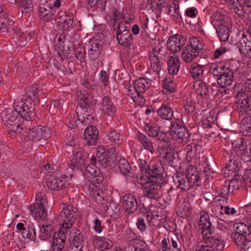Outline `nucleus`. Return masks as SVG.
I'll return each instance as SVG.
<instances>
[{"label": "nucleus", "mask_w": 251, "mask_h": 251, "mask_svg": "<svg viewBox=\"0 0 251 251\" xmlns=\"http://www.w3.org/2000/svg\"><path fill=\"white\" fill-rule=\"evenodd\" d=\"M251 225L247 226L242 222L233 225L236 232L231 233L230 237L240 247V251H251Z\"/></svg>", "instance_id": "nucleus-1"}, {"label": "nucleus", "mask_w": 251, "mask_h": 251, "mask_svg": "<svg viewBox=\"0 0 251 251\" xmlns=\"http://www.w3.org/2000/svg\"><path fill=\"white\" fill-rule=\"evenodd\" d=\"M151 80L150 78L140 77L134 81L133 85H130L127 95L132 98L136 104L143 106L146 100L143 94L151 86Z\"/></svg>", "instance_id": "nucleus-2"}, {"label": "nucleus", "mask_w": 251, "mask_h": 251, "mask_svg": "<svg viewBox=\"0 0 251 251\" xmlns=\"http://www.w3.org/2000/svg\"><path fill=\"white\" fill-rule=\"evenodd\" d=\"M249 25L246 32H243L242 38L239 41V50L242 54L244 66L243 73L245 75H250L251 72L250 62L251 61V31Z\"/></svg>", "instance_id": "nucleus-3"}, {"label": "nucleus", "mask_w": 251, "mask_h": 251, "mask_svg": "<svg viewBox=\"0 0 251 251\" xmlns=\"http://www.w3.org/2000/svg\"><path fill=\"white\" fill-rule=\"evenodd\" d=\"M251 79L247 78V81L245 83V86L247 92L249 94L244 93L241 95L243 99L241 100L242 102L241 107L243 109L245 113L248 116L245 117L241 122V128H242L243 133L245 136H250L251 135V116L250 115V112L251 111L250 108V102H251V95L250 91L251 90Z\"/></svg>", "instance_id": "nucleus-4"}, {"label": "nucleus", "mask_w": 251, "mask_h": 251, "mask_svg": "<svg viewBox=\"0 0 251 251\" xmlns=\"http://www.w3.org/2000/svg\"><path fill=\"white\" fill-rule=\"evenodd\" d=\"M129 22L124 20L117 26L116 37L119 44L123 47L130 48L133 44V38L130 32Z\"/></svg>", "instance_id": "nucleus-5"}, {"label": "nucleus", "mask_w": 251, "mask_h": 251, "mask_svg": "<svg viewBox=\"0 0 251 251\" xmlns=\"http://www.w3.org/2000/svg\"><path fill=\"white\" fill-rule=\"evenodd\" d=\"M1 116L2 121L9 134L12 135L17 133L21 124L18 114L11 109H5L2 111Z\"/></svg>", "instance_id": "nucleus-6"}, {"label": "nucleus", "mask_w": 251, "mask_h": 251, "mask_svg": "<svg viewBox=\"0 0 251 251\" xmlns=\"http://www.w3.org/2000/svg\"><path fill=\"white\" fill-rule=\"evenodd\" d=\"M78 215L77 209L72 205L63 204L59 216L61 218L62 228L64 231H68L72 228Z\"/></svg>", "instance_id": "nucleus-7"}, {"label": "nucleus", "mask_w": 251, "mask_h": 251, "mask_svg": "<svg viewBox=\"0 0 251 251\" xmlns=\"http://www.w3.org/2000/svg\"><path fill=\"white\" fill-rule=\"evenodd\" d=\"M100 150V148H99V150L98 149L96 154L97 157H96L94 156H92L90 160L91 164L92 165H96L97 167L99 168L105 169L110 165L111 161L114 162L116 160V155L113 153L115 152V149L113 148H110L109 149V153L111 152L110 155H108L107 153L104 151L101 152Z\"/></svg>", "instance_id": "nucleus-8"}, {"label": "nucleus", "mask_w": 251, "mask_h": 251, "mask_svg": "<svg viewBox=\"0 0 251 251\" xmlns=\"http://www.w3.org/2000/svg\"><path fill=\"white\" fill-rule=\"evenodd\" d=\"M171 134L180 143H187L189 140L190 134L184 123L179 118L175 119L171 124Z\"/></svg>", "instance_id": "nucleus-9"}, {"label": "nucleus", "mask_w": 251, "mask_h": 251, "mask_svg": "<svg viewBox=\"0 0 251 251\" xmlns=\"http://www.w3.org/2000/svg\"><path fill=\"white\" fill-rule=\"evenodd\" d=\"M33 102L32 99L27 98L17 103L15 102L14 108L15 112L27 121H31L34 117Z\"/></svg>", "instance_id": "nucleus-10"}, {"label": "nucleus", "mask_w": 251, "mask_h": 251, "mask_svg": "<svg viewBox=\"0 0 251 251\" xmlns=\"http://www.w3.org/2000/svg\"><path fill=\"white\" fill-rule=\"evenodd\" d=\"M138 182L144 189V195L151 199H156L158 197L160 187L164 184L158 183L157 180L146 179L143 176L138 178Z\"/></svg>", "instance_id": "nucleus-11"}, {"label": "nucleus", "mask_w": 251, "mask_h": 251, "mask_svg": "<svg viewBox=\"0 0 251 251\" xmlns=\"http://www.w3.org/2000/svg\"><path fill=\"white\" fill-rule=\"evenodd\" d=\"M215 219H217V217L211 216V217H210L206 212H201L198 227L199 229L201 230L203 239H207L208 237H213V232L214 227L212 226V224Z\"/></svg>", "instance_id": "nucleus-12"}, {"label": "nucleus", "mask_w": 251, "mask_h": 251, "mask_svg": "<svg viewBox=\"0 0 251 251\" xmlns=\"http://www.w3.org/2000/svg\"><path fill=\"white\" fill-rule=\"evenodd\" d=\"M203 239L205 245L198 246L196 251H222L225 246V242L222 239L211 237Z\"/></svg>", "instance_id": "nucleus-13"}, {"label": "nucleus", "mask_w": 251, "mask_h": 251, "mask_svg": "<svg viewBox=\"0 0 251 251\" xmlns=\"http://www.w3.org/2000/svg\"><path fill=\"white\" fill-rule=\"evenodd\" d=\"M54 19L58 24L59 29L68 31L74 27V15L66 11L60 9L55 16Z\"/></svg>", "instance_id": "nucleus-14"}, {"label": "nucleus", "mask_w": 251, "mask_h": 251, "mask_svg": "<svg viewBox=\"0 0 251 251\" xmlns=\"http://www.w3.org/2000/svg\"><path fill=\"white\" fill-rule=\"evenodd\" d=\"M160 129V126L153 123L146 124L144 126L145 131L149 137L156 138V140L164 142H169L170 139L167 135V132Z\"/></svg>", "instance_id": "nucleus-15"}, {"label": "nucleus", "mask_w": 251, "mask_h": 251, "mask_svg": "<svg viewBox=\"0 0 251 251\" xmlns=\"http://www.w3.org/2000/svg\"><path fill=\"white\" fill-rule=\"evenodd\" d=\"M83 175L89 181L100 185L103 182L104 177L97 165H92L91 163L85 166Z\"/></svg>", "instance_id": "nucleus-16"}, {"label": "nucleus", "mask_w": 251, "mask_h": 251, "mask_svg": "<svg viewBox=\"0 0 251 251\" xmlns=\"http://www.w3.org/2000/svg\"><path fill=\"white\" fill-rule=\"evenodd\" d=\"M69 167L72 170H82L86 165L87 154L82 148L75 149Z\"/></svg>", "instance_id": "nucleus-17"}, {"label": "nucleus", "mask_w": 251, "mask_h": 251, "mask_svg": "<svg viewBox=\"0 0 251 251\" xmlns=\"http://www.w3.org/2000/svg\"><path fill=\"white\" fill-rule=\"evenodd\" d=\"M199 165L203 167L201 174H204L207 178H212L216 174L217 166L214 159L211 155L208 157H202L199 162Z\"/></svg>", "instance_id": "nucleus-18"}, {"label": "nucleus", "mask_w": 251, "mask_h": 251, "mask_svg": "<svg viewBox=\"0 0 251 251\" xmlns=\"http://www.w3.org/2000/svg\"><path fill=\"white\" fill-rule=\"evenodd\" d=\"M48 187L54 191L63 190L67 194L69 184L63 177L50 175L47 181Z\"/></svg>", "instance_id": "nucleus-19"}, {"label": "nucleus", "mask_w": 251, "mask_h": 251, "mask_svg": "<svg viewBox=\"0 0 251 251\" xmlns=\"http://www.w3.org/2000/svg\"><path fill=\"white\" fill-rule=\"evenodd\" d=\"M29 137L33 141H38L42 139L46 140L50 136V130L47 126L41 125L32 128H28Z\"/></svg>", "instance_id": "nucleus-20"}, {"label": "nucleus", "mask_w": 251, "mask_h": 251, "mask_svg": "<svg viewBox=\"0 0 251 251\" xmlns=\"http://www.w3.org/2000/svg\"><path fill=\"white\" fill-rule=\"evenodd\" d=\"M243 139L239 138L237 139L235 143H233L234 150L237 155L241 156V159L245 163H248L251 161V146L248 148L243 145Z\"/></svg>", "instance_id": "nucleus-21"}, {"label": "nucleus", "mask_w": 251, "mask_h": 251, "mask_svg": "<svg viewBox=\"0 0 251 251\" xmlns=\"http://www.w3.org/2000/svg\"><path fill=\"white\" fill-rule=\"evenodd\" d=\"M186 38L180 34L170 36L167 41V48L173 53L179 52L186 42Z\"/></svg>", "instance_id": "nucleus-22"}, {"label": "nucleus", "mask_w": 251, "mask_h": 251, "mask_svg": "<svg viewBox=\"0 0 251 251\" xmlns=\"http://www.w3.org/2000/svg\"><path fill=\"white\" fill-rule=\"evenodd\" d=\"M121 200L123 208L127 214H133L138 209L137 199L133 195L125 194L122 197Z\"/></svg>", "instance_id": "nucleus-23"}, {"label": "nucleus", "mask_w": 251, "mask_h": 251, "mask_svg": "<svg viewBox=\"0 0 251 251\" xmlns=\"http://www.w3.org/2000/svg\"><path fill=\"white\" fill-rule=\"evenodd\" d=\"M173 179L177 189H179L182 191L187 192L191 188V184L186 173L177 171L174 174Z\"/></svg>", "instance_id": "nucleus-24"}, {"label": "nucleus", "mask_w": 251, "mask_h": 251, "mask_svg": "<svg viewBox=\"0 0 251 251\" xmlns=\"http://www.w3.org/2000/svg\"><path fill=\"white\" fill-rule=\"evenodd\" d=\"M104 41L99 39L92 38L89 42L88 56L91 60H95L103 50Z\"/></svg>", "instance_id": "nucleus-25"}, {"label": "nucleus", "mask_w": 251, "mask_h": 251, "mask_svg": "<svg viewBox=\"0 0 251 251\" xmlns=\"http://www.w3.org/2000/svg\"><path fill=\"white\" fill-rule=\"evenodd\" d=\"M164 168L160 164H151V168L145 178L146 179L157 180L159 183H164Z\"/></svg>", "instance_id": "nucleus-26"}, {"label": "nucleus", "mask_w": 251, "mask_h": 251, "mask_svg": "<svg viewBox=\"0 0 251 251\" xmlns=\"http://www.w3.org/2000/svg\"><path fill=\"white\" fill-rule=\"evenodd\" d=\"M181 247L180 241L176 235L164 238L161 242L162 251H181Z\"/></svg>", "instance_id": "nucleus-27"}, {"label": "nucleus", "mask_w": 251, "mask_h": 251, "mask_svg": "<svg viewBox=\"0 0 251 251\" xmlns=\"http://www.w3.org/2000/svg\"><path fill=\"white\" fill-rule=\"evenodd\" d=\"M39 12L40 16L43 21L50 22L53 18L55 10L48 1H41L39 4Z\"/></svg>", "instance_id": "nucleus-28"}, {"label": "nucleus", "mask_w": 251, "mask_h": 251, "mask_svg": "<svg viewBox=\"0 0 251 251\" xmlns=\"http://www.w3.org/2000/svg\"><path fill=\"white\" fill-rule=\"evenodd\" d=\"M186 174L189 178L191 188L198 187L201 184V172L198 170L194 165H188L186 169Z\"/></svg>", "instance_id": "nucleus-29"}, {"label": "nucleus", "mask_w": 251, "mask_h": 251, "mask_svg": "<svg viewBox=\"0 0 251 251\" xmlns=\"http://www.w3.org/2000/svg\"><path fill=\"white\" fill-rule=\"evenodd\" d=\"M91 107H88L87 106H85L82 104H80L78 103L75 112L77 114V117L75 118L74 112H73V118L72 117V114H69L67 116V124L68 125V126L70 127L73 128L76 126V120L78 119L79 120H81V117L83 115H84L85 113L87 112L88 110H90Z\"/></svg>", "instance_id": "nucleus-30"}, {"label": "nucleus", "mask_w": 251, "mask_h": 251, "mask_svg": "<svg viewBox=\"0 0 251 251\" xmlns=\"http://www.w3.org/2000/svg\"><path fill=\"white\" fill-rule=\"evenodd\" d=\"M91 107H88L87 106H85L82 104H80L78 103L75 112L77 114V117L75 118L74 112H73V118L72 117V114H69L67 116V124L68 125V126L70 127L73 128L76 126V120L78 119L79 120H81V117L83 115H84L85 113L87 112L88 110H90Z\"/></svg>", "instance_id": "nucleus-31"}, {"label": "nucleus", "mask_w": 251, "mask_h": 251, "mask_svg": "<svg viewBox=\"0 0 251 251\" xmlns=\"http://www.w3.org/2000/svg\"><path fill=\"white\" fill-rule=\"evenodd\" d=\"M67 232L62 228L61 231L54 233L51 246L52 251H61L63 250L66 240L65 233Z\"/></svg>", "instance_id": "nucleus-32"}, {"label": "nucleus", "mask_w": 251, "mask_h": 251, "mask_svg": "<svg viewBox=\"0 0 251 251\" xmlns=\"http://www.w3.org/2000/svg\"><path fill=\"white\" fill-rule=\"evenodd\" d=\"M79 103L88 107H93L97 103V100L94 98L91 92L86 90H81L77 92Z\"/></svg>", "instance_id": "nucleus-33"}, {"label": "nucleus", "mask_w": 251, "mask_h": 251, "mask_svg": "<svg viewBox=\"0 0 251 251\" xmlns=\"http://www.w3.org/2000/svg\"><path fill=\"white\" fill-rule=\"evenodd\" d=\"M99 131L95 126H91L86 128L84 132V140L88 145H94L97 143Z\"/></svg>", "instance_id": "nucleus-34"}, {"label": "nucleus", "mask_w": 251, "mask_h": 251, "mask_svg": "<svg viewBox=\"0 0 251 251\" xmlns=\"http://www.w3.org/2000/svg\"><path fill=\"white\" fill-rule=\"evenodd\" d=\"M118 168L120 173L122 174L127 180H131L134 177V174L132 167L125 158L120 159L118 162Z\"/></svg>", "instance_id": "nucleus-35"}, {"label": "nucleus", "mask_w": 251, "mask_h": 251, "mask_svg": "<svg viewBox=\"0 0 251 251\" xmlns=\"http://www.w3.org/2000/svg\"><path fill=\"white\" fill-rule=\"evenodd\" d=\"M136 138L140 143L144 149L153 154L155 151L153 143L146 135L138 132L136 134Z\"/></svg>", "instance_id": "nucleus-36"}, {"label": "nucleus", "mask_w": 251, "mask_h": 251, "mask_svg": "<svg viewBox=\"0 0 251 251\" xmlns=\"http://www.w3.org/2000/svg\"><path fill=\"white\" fill-rule=\"evenodd\" d=\"M71 243L75 248L82 247L84 242V236L81 231L75 228L72 229L69 234Z\"/></svg>", "instance_id": "nucleus-37"}, {"label": "nucleus", "mask_w": 251, "mask_h": 251, "mask_svg": "<svg viewBox=\"0 0 251 251\" xmlns=\"http://www.w3.org/2000/svg\"><path fill=\"white\" fill-rule=\"evenodd\" d=\"M58 47L57 53L62 60L71 58L72 55V44L70 41H65Z\"/></svg>", "instance_id": "nucleus-38"}, {"label": "nucleus", "mask_w": 251, "mask_h": 251, "mask_svg": "<svg viewBox=\"0 0 251 251\" xmlns=\"http://www.w3.org/2000/svg\"><path fill=\"white\" fill-rule=\"evenodd\" d=\"M234 80L233 73L228 68L219 77L217 78V82L219 86H230Z\"/></svg>", "instance_id": "nucleus-39"}, {"label": "nucleus", "mask_w": 251, "mask_h": 251, "mask_svg": "<svg viewBox=\"0 0 251 251\" xmlns=\"http://www.w3.org/2000/svg\"><path fill=\"white\" fill-rule=\"evenodd\" d=\"M44 205L38 203H33L29 208V210L32 216L37 219H44L47 215Z\"/></svg>", "instance_id": "nucleus-40"}, {"label": "nucleus", "mask_w": 251, "mask_h": 251, "mask_svg": "<svg viewBox=\"0 0 251 251\" xmlns=\"http://www.w3.org/2000/svg\"><path fill=\"white\" fill-rule=\"evenodd\" d=\"M200 55V52L194 50L189 46L186 45L182 50V58L186 63L192 62L196 57Z\"/></svg>", "instance_id": "nucleus-41"}, {"label": "nucleus", "mask_w": 251, "mask_h": 251, "mask_svg": "<svg viewBox=\"0 0 251 251\" xmlns=\"http://www.w3.org/2000/svg\"><path fill=\"white\" fill-rule=\"evenodd\" d=\"M160 150V153L162 155V159L164 163L166 165H169L171 163L174 159V152L170 145H162Z\"/></svg>", "instance_id": "nucleus-42"}, {"label": "nucleus", "mask_w": 251, "mask_h": 251, "mask_svg": "<svg viewBox=\"0 0 251 251\" xmlns=\"http://www.w3.org/2000/svg\"><path fill=\"white\" fill-rule=\"evenodd\" d=\"M108 17L109 24L110 26H113L114 29V27L117 24L118 25L119 23L123 22L121 21V20L124 18L123 12L117 8H114L111 10Z\"/></svg>", "instance_id": "nucleus-43"}, {"label": "nucleus", "mask_w": 251, "mask_h": 251, "mask_svg": "<svg viewBox=\"0 0 251 251\" xmlns=\"http://www.w3.org/2000/svg\"><path fill=\"white\" fill-rule=\"evenodd\" d=\"M195 93L201 97H206L209 94L208 86L201 80L195 81L193 84Z\"/></svg>", "instance_id": "nucleus-44"}, {"label": "nucleus", "mask_w": 251, "mask_h": 251, "mask_svg": "<svg viewBox=\"0 0 251 251\" xmlns=\"http://www.w3.org/2000/svg\"><path fill=\"white\" fill-rule=\"evenodd\" d=\"M157 112L158 116L164 120L170 121L174 117V111L168 104H163Z\"/></svg>", "instance_id": "nucleus-45"}, {"label": "nucleus", "mask_w": 251, "mask_h": 251, "mask_svg": "<svg viewBox=\"0 0 251 251\" xmlns=\"http://www.w3.org/2000/svg\"><path fill=\"white\" fill-rule=\"evenodd\" d=\"M23 237L34 241L36 238V226L33 223H25V229L21 232Z\"/></svg>", "instance_id": "nucleus-46"}, {"label": "nucleus", "mask_w": 251, "mask_h": 251, "mask_svg": "<svg viewBox=\"0 0 251 251\" xmlns=\"http://www.w3.org/2000/svg\"><path fill=\"white\" fill-rule=\"evenodd\" d=\"M11 31V33L13 34V38L15 44L21 47L25 46L26 45V39L25 34L21 31L20 29L14 26Z\"/></svg>", "instance_id": "nucleus-47"}, {"label": "nucleus", "mask_w": 251, "mask_h": 251, "mask_svg": "<svg viewBox=\"0 0 251 251\" xmlns=\"http://www.w3.org/2000/svg\"><path fill=\"white\" fill-rule=\"evenodd\" d=\"M205 65L194 62L190 65L189 72L191 76L194 79H200L202 77Z\"/></svg>", "instance_id": "nucleus-48"}, {"label": "nucleus", "mask_w": 251, "mask_h": 251, "mask_svg": "<svg viewBox=\"0 0 251 251\" xmlns=\"http://www.w3.org/2000/svg\"><path fill=\"white\" fill-rule=\"evenodd\" d=\"M168 71L170 75H176L180 69L179 59L176 56H170L167 61Z\"/></svg>", "instance_id": "nucleus-49"}, {"label": "nucleus", "mask_w": 251, "mask_h": 251, "mask_svg": "<svg viewBox=\"0 0 251 251\" xmlns=\"http://www.w3.org/2000/svg\"><path fill=\"white\" fill-rule=\"evenodd\" d=\"M92 196L95 199V201L100 206V208L104 205L105 201L109 199V197L105 196L103 192L97 190V186L93 185L92 187Z\"/></svg>", "instance_id": "nucleus-50"}, {"label": "nucleus", "mask_w": 251, "mask_h": 251, "mask_svg": "<svg viewBox=\"0 0 251 251\" xmlns=\"http://www.w3.org/2000/svg\"><path fill=\"white\" fill-rule=\"evenodd\" d=\"M15 4L23 13H30L33 10L32 0H15Z\"/></svg>", "instance_id": "nucleus-51"}, {"label": "nucleus", "mask_w": 251, "mask_h": 251, "mask_svg": "<svg viewBox=\"0 0 251 251\" xmlns=\"http://www.w3.org/2000/svg\"><path fill=\"white\" fill-rule=\"evenodd\" d=\"M102 104L104 112L110 117L113 116L116 107L109 97H103Z\"/></svg>", "instance_id": "nucleus-52"}, {"label": "nucleus", "mask_w": 251, "mask_h": 251, "mask_svg": "<svg viewBox=\"0 0 251 251\" xmlns=\"http://www.w3.org/2000/svg\"><path fill=\"white\" fill-rule=\"evenodd\" d=\"M226 68H228L226 67L223 63H213L211 65L209 68V73L213 75L219 77L226 72Z\"/></svg>", "instance_id": "nucleus-53"}, {"label": "nucleus", "mask_w": 251, "mask_h": 251, "mask_svg": "<svg viewBox=\"0 0 251 251\" xmlns=\"http://www.w3.org/2000/svg\"><path fill=\"white\" fill-rule=\"evenodd\" d=\"M211 19L213 24L218 26L225 25L227 21L228 17L221 11H217L212 14Z\"/></svg>", "instance_id": "nucleus-54"}, {"label": "nucleus", "mask_w": 251, "mask_h": 251, "mask_svg": "<svg viewBox=\"0 0 251 251\" xmlns=\"http://www.w3.org/2000/svg\"><path fill=\"white\" fill-rule=\"evenodd\" d=\"M154 54H155L154 53ZM159 58H161V56H157L156 54L152 55V54H150L149 59L150 61V68L153 72H156L158 74L161 70V64Z\"/></svg>", "instance_id": "nucleus-55"}, {"label": "nucleus", "mask_w": 251, "mask_h": 251, "mask_svg": "<svg viewBox=\"0 0 251 251\" xmlns=\"http://www.w3.org/2000/svg\"><path fill=\"white\" fill-rule=\"evenodd\" d=\"M216 30L221 41L225 42L228 39L230 30L226 25H219Z\"/></svg>", "instance_id": "nucleus-56"}, {"label": "nucleus", "mask_w": 251, "mask_h": 251, "mask_svg": "<svg viewBox=\"0 0 251 251\" xmlns=\"http://www.w3.org/2000/svg\"><path fill=\"white\" fill-rule=\"evenodd\" d=\"M40 234L39 237L41 240H46L49 239L51 235L52 227L50 225H42L39 226Z\"/></svg>", "instance_id": "nucleus-57"}, {"label": "nucleus", "mask_w": 251, "mask_h": 251, "mask_svg": "<svg viewBox=\"0 0 251 251\" xmlns=\"http://www.w3.org/2000/svg\"><path fill=\"white\" fill-rule=\"evenodd\" d=\"M101 209L104 211H108L109 213H112V212H118L120 208L119 205L109 198V199L105 201L104 205L102 206Z\"/></svg>", "instance_id": "nucleus-58"}, {"label": "nucleus", "mask_w": 251, "mask_h": 251, "mask_svg": "<svg viewBox=\"0 0 251 251\" xmlns=\"http://www.w3.org/2000/svg\"><path fill=\"white\" fill-rule=\"evenodd\" d=\"M73 49L75 54V56L81 62H84L85 60V50L82 44H78L77 46L73 45Z\"/></svg>", "instance_id": "nucleus-59"}, {"label": "nucleus", "mask_w": 251, "mask_h": 251, "mask_svg": "<svg viewBox=\"0 0 251 251\" xmlns=\"http://www.w3.org/2000/svg\"><path fill=\"white\" fill-rule=\"evenodd\" d=\"M48 162L46 165H44L42 169V172L47 174L50 173L51 171H54L58 168L57 162L56 159L52 160V158L50 157L47 160Z\"/></svg>", "instance_id": "nucleus-60"}, {"label": "nucleus", "mask_w": 251, "mask_h": 251, "mask_svg": "<svg viewBox=\"0 0 251 251\" xmlns=\"http://www.w3.org/2000/svg\"><path fill=\"white\" fill-rule=\"evenodd\" d=\"M226 168L228 170V171H231V173H234V176L238 175L239 163L236 160L233 158L229 159L226 164Z\"/></svg>", "instance_id": "nucleus-61"}, {"label": "nucleus", "mask_w": 251, "mask_h": 251, "mask_svg": "<svg viewBox=\"0 0 251 251\" xmlns=\"http://www.w3.org/2000/svg\"><path fill=\"white\" fill-rule=\"evenodd\" d=\"M187 45L199 52L203 49L204 46V44L198 38L195 37L189 38L188 44Z\"/></svg>", "instance_id": "nucleus-62"}, {"label": "nucleus", "mask_w": 251, "mask_h": 251, "mask_svg": "<svg viewBox=\"0 0 251 251\" xmlns=\"http://www.w3.org/2000/svg\"><path fill=\"white\" fill-rule=\"evenodd\" d=\"M107 0H88V3L91 7L99 9L101 12L104 11Z\"/></svg>", "instance_id": "nucleus-63"}, {"label": "nucleus", "mask_w": 251, "mask_h": 251, "mask_svg": "<svg viewBox=\"0 0 251 251\" xmlns=\"http://www.w3.org/2000/svg\"><path fill=\"white\" fill-rule=\"evenodd\" d=\"M108 139L110 141V144L119 145L122 141V136L115 130H111L108 134Z\"/></svg>", "instance_id": "nucleus-64"}]
</instances>
